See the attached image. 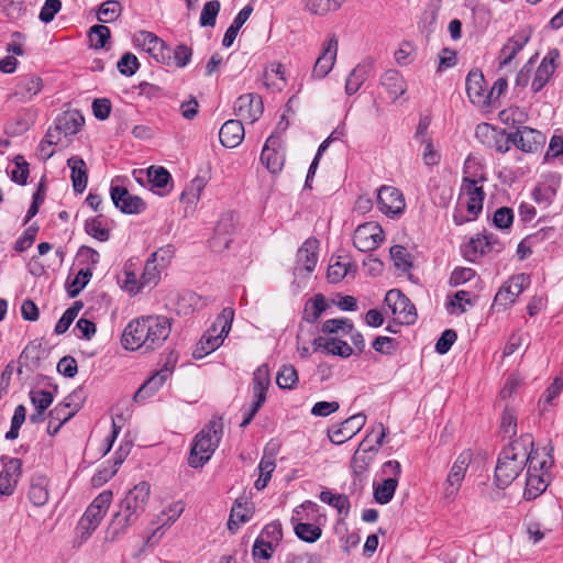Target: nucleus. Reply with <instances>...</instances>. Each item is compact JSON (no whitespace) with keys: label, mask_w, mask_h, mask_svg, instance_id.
I'll return each mask as SVG.
<instances>
[{"label":"nucleus","mask_w":563,"mask_h":563,"mask_svg":"<svg viewBox=\"0 0 563 563\" xmlns=\"http://www.w3.org/2000/svg\"><path fill=\"white\" fill-rule=\"evenodd\" d=\"M30 399L36 410H46L53 402V394L44 389H32Z\"/></svg>","instance_id":"56"},{"label":"nucleus","mask_w":563,"mask_h":563,"mask_svg":"<svg viewBox=\"0 0 563 563\" xmlns=\"http://www.w3.org/2000/svg\"><path fill=\"white\" fill-rule=\"evenodd\" d=\"M147 179L153 188H165L172 177L166 168L162 166H151L147 169Z\"/></svg>","instance_id":"50"},{"label":"nucleus","mask_w":563,"mask_h":563,"mask_svg":"<svg viewBox=\"0 0 563 563\" xmlns=\"http://www.w3.org/2000/svg\"><path fill=\"white\" fill-rule=\"evenodd\" d=\"M29 499L36 506L42 507L48 500V481L44 476L33 477L29 489Z\"/></svg>","instance_id":"32"},{"label":"nucleus","mask_w":563,"mask_h":563,"mask_svg":"<svg viewBox=\"0 0 563 563\" xmlns=\"http://www.w3.org/2000/svg\"><path fill=\"white\" fill-rule=\"evenodd\" d=\"M38 227L33 224L29 227L23 234L15 241L14 250L16 252H24L32 246L36 239Z\"/></svg>","instance_id":"62"},{"label":"nucleus","mask_w":563,"mask_h":563,"mask_svg":"<svg viewBox=\"0 0 563 563\" xmlns=\"http://www.w3.org/2000/svg\"><path fill=\"white\" fill-rule=\"evenodd\" d=\"M383 229L377 222L360 224L354 231L353 245L361 252H369L383 242Z\"/></svg>","instance_id":"12"},{"label":"nucleus","mask_w":563,"mask_h":563,"mask_svg":"<svg viewBox=\"0 0 563 563\" xmlns=\"http://www.w3.org/2000/svg\"><path fill=\"white\" fill-rule=\"evenodd\" d=\"M325 308L327 302L323 295H314V297L306 305L303 319L313 323L320 318Z\"/></svg>","instance_id":"41"},{"label":"nucleus","mask_w":563,"mask_h":563,"mask_svg":"<svg viewBox=\"0 0 563 563\" xmlns=\"http://www.w3.org/2000/svg\"><path fill=\"white\" fill-rule=\"evenodd\" d=\"M322 503L332 506L338 510L340 515H347L350 510V500L347 496L343 494H333L331 490H322L319 495Z\"/></svg>","instance_id":"37"},{"label":"nucleus","mask_w":563,"mask_h":563,"mask_svg":"<svg viewBox=\"0 0 563 563\" xmlns=\"http://www.w3.org/2000/svg\"><path fill=\"white\" fill-rule=\"evenodd\" d=\"M538 452L533 450V439L530 434H522L510 442L499 453L495 467V482L498 487L506 488L531 464Z\"/></svg>","instance_id":"2"},{"label":"nucleus","mask_w":563,"mask_h":563,"mask_svg":"<svg viewBox=\"0 0 563 563\" xmlns=\"http://www.w3.org/2000/svg\"><path fill=\"white\" fill-rule=\"evenodd\" d=\"M284 73H263L261 81L268 90L280 91L285 85L286 79L283 76Z\"/></svg>","instance_id":"63"},{"label":"nucleus","mask_w":563,"mask_h":563,"mask_svg":"<svg viewBox=\"0 0 563 563\" xmlns=\"http://www.w3.org/2000/svg\"><path fill=\"white\" fill-rule=\"evenodd\" d=\"M104 514L89 506L78 522L77 530L81 539L86 540L97 529Z\"/></svg>","instance_id":"30"},{"label":"nucleus","mask_w":563,"mask_h":563,"mask_svg":"<svg viewBox=\"0 0 563 563\" xmlns=\"http://www.w3.org/2000/svg\"><path fill=\"white\" fill-rule=\"evenodd\" d=\"M150 496L151 486L147 482H140L126 493L109 528L111 540H115L137 521L146 509Z\"/></svg>","instance_id":"3"},{"label":"nucleus","mask_w":563,"mask_h":563,"mask_svg":"<svg viewBox=\"0 0 563 563\" xmlns=\"http://www.w3.org/2000/svg\"><path fill=\"white\" fill-rule=\"evenodd\" d=\"M387 430L383 423H378L377 427L373 428L366 437L358 444V450L376 454L379 448L383 445L386 438Z\"/></svg>","instance_id":"31"},{"label":"nucleus","mask_w":563,"mask_h":563,"mask_svg":"<svg viewBox=\"0 0 563 563\" xmlns=\"http://www.w3.org/2000/svg\"><path fill=\"white\" fill-rule=\"evenodd\" d=\"M385 303L395 319L401 324H412L417 320V311L410 299L398 289H390L385 296Z\"/></svg>","instance_id":"10"},{"label":"nucleus","mask_w":563,"mask_h":563,"mask_svg":"<svg viewBox=\"0 0 563 563\" xmlns=\"http://www.w3.org/2000/svg\"><path fill=\"white\" fill-rule=\"evenodd\" d=\"M530 285V276L518 274L509 278L495 296V303L503 308L511 306L520 294Z\"/></svg>","instance_id":"13"},{"label":"nucleus","mask_w":563,"mask_h":563,"mask_svg":"<svg viewBox=\"0 0 563 563\" xmlns=\"http://www.w3.org/2000/svg\"><path fill=\"white\" fill-rule=\"evenodd\" d=\"M377 205L379 210L387 216L400 214L406 207L401 191L393 186H382L378 189Z\"/></svg>","instance_id":"15"},{"label":"nucleus","mask_w":563,"mask_h":563,"mask_svg":"<svg viewBox=\"0 0 563 563\" xmlns=\"http://www.w3.org/2000/svg\"><path fill=\"white\" fill-rule=\"evenodd\" d=\"M507 80L503 77L493 79V86L489 87L484 73H467L466 92L475 106L484 108L496 102L507 90Z\"/></svg>","instance_id":"4"},{"label":"nucleus","mask_w":563,"mask_h":563,"mask_svg":"<svg viewBox=\"0 0 563 563\" xmlns=\"http://www.w3.org/2000/svg\"><path fill=\"white\" fill-rule=\"evenodd\" d=\"M352 330H354L353 324L347 319H330L322 324V332L329 334L339 333L340 331L347 334Z\"/></svg>","instance_id":"58"},{"label":"nucleus","mask_w":563,"mask_h":563,"mask_svg":"<svg viewBox=\"0 0 563 563\" xmlns=\"http://www.w3.org/2000/svg\"><path fill=\"white\" fill-rule=\"evenodd\" d=\"M92 273L89 268H81L68 286V295L70 298L78 296L80 290L89 283Z\"/></svg>","instance_id":"57"},{"label":"nucleus","mask_w":563,"mask_h":563,"mask_svg":"<svg viewBox=\"0 0 563 563\" xmlns=\"http://www.w3.org/2000/svg\"><path fill=\"white\" fill-rule=\"evenodd\" d=\"M67 166L70 168L73 188L76 192L85 191L88 181V170L85 161L79 156H71L67 159Z\"/></svg>","instance_id":"25"},{"label":"nucleus","mask_w":563,"mask_h":563,"mask_svg":"<svg viewBox=\"0 0 563 563\" xmlns=\"http://www.w3.org/2000/svg\"><path fill=\"white\" fill-rule=\"evenodd\" d=\"M221 4L219 0H211L203 4L200 13L199 23L202 27H213L217 22Z\"/></svg>","instance_id":"44"},{"label":"nucleus","mask_w":563,"mask_h":563,"mask_svg":"<svg viewBox=\"0 0 563 563\" xmlns=\"http://www.w3.org/2000/svg\"><path fill=\"white\" fill-rule=\"evenodd\" d=\"M253 515V510L246 504L236 503L230 514V518L228 521V528L231 531H235L239 529L240 525L249 521Z\"/></svg>","instance_id":"36"},{"label":"nucleus","mask_w":563,"mask_h":563,"mask_svg":"<svg viewBox=\"0 0 563 563\" xmlns=\"http://www.w3.org/2000/svg\"><path fill=\"white\" fill-rule=\"evenodd\" d=\"M170 375L168 368L162 369L145 380L134 394L135 401H144L155 395Z\"/></svg>","instance_id":"24"},{"label":"nucleus","mask_w":563,"mask_h":563,"mask_svg":"<svg viewBox=\"0 0 563 563\" xmlns=\"http://www.w3.org/2000/svg\"><path fill=\"white\" fill-rule=\"evenodd\" d=\"M77 411L76 406L71 407V405L67 401H63L57 404L48 413V418L59 421L62 423H66Z\"/></svg>","instance_id":"55"},{"label":"nucleus","mask_w":563,"mask_h":563,"mask_svg":"<svg viewBox=\"0 0 563 563\" xmlns=\"http://www.w3.org/2000/svg\"><path fill=\"white\" fill-rule=\"evenodd\" d=\"M157 63L170 66L172 65V47H169L163 40L162 45L156 44L147 52Z\"/></svg>","instance_id":"60"},{"label":"nucleus","mask_w":563,"mask_h":563,"mask_svg":"<svg viewBox=\"0 0 563 563\" xmlns=\"http://www.w3.org/2000/svg\"><path fill=\"white\" fill-rule=\"evenodd\" d=\"M471 462L472 453L470 450H465L452 464L442 487V496L445 501L452 503L456 499Z\"/></svg>","instance_id":"8"},{"label":"nucleus","mask_w":563,"mask_h":563,"mask_svg":"<svg viewBox=\"0 0 563 563\" xmlns=\"http://www.w3.org/2000/svg\"><path fill=\"white\" fill-rule=\"evenodd\" d=\"M110 196L113 205L126 214H139L146 208V203L139 197L131 195L125 187L112 186Z\"/></svg>","instance_id":"16"},{"label":"nucleus","mask_w":563,"mask_h":563,"mask_svg":"<svg viewBox=\"0 0 563 563\" xmlns=\"http://www.w3.org/2000/svg\"><path fill=\"white\" fill-rule=\"evenodd\" d=\"M366 423L364 413H355L345 421L334 424L328 430V437L333 444H343L357 434Z\"/></svg>","instance_id":"14"},{"label":"nucleus","mask_w":563,"mask_h":563,"mask_svg":"<svg viewBox=\"0 0 563 563\" xmlns=\"http://www.w3.org/2000/svg\"><path fill=\"white\" fill-rule=\"evenodd\" d=\"M552 465L551 457L540 459L539 454L527 468V481L523 492L526 499L531 500L540 496L550 484L549 468Z\"/></svg>","instance_id":"7"},{"label":"nucleus","mask_w":563,"mask_h":563,"mask_svg":"<svg viewBox=\"0 0 563 563\" xmlns=\"http://www.w3.org/2000/svg\"><path fill=\"white\" fill-rule=\"evenodd\" d=\"M398 483L396 478H385L378 484L373 485V496L376 503L380 505L388 504L397 489Z\"/></svg>","instance_id":"33"},{"label":"nucleus","mask_w":563,"mask_h":563,"mask_svg":"<svg viewBox=\"0 0 563 563\" xmlns=\"http://www.w3.org/2000/svg\"><path fill=\"white\" fill-rule=\"evenodd\" d=\"M207 183L205 177L196 176L181 192L180 200L190 206H196L200 200L201 192L207 186Z\"/></svg>","instance_id":"35"},{"label":"nucleus","mask_w":563,"mask_h":563,"mask_svg":"<svg viewBox=\"0 0 563 563\" xmlns=\"http://www.w3.org/2000/svg\"><path fill=\"white\" fill-rule=\"evenodd\" d=\"M234 318V312L225 308L218 316L211 328L202 335L195 351L197 357H202L216 351L229 334Z\"/></svg>","instance_id":"6"},{"label":"nucleus","mask_w":563,"mask_h":563,"mask_svg":"<svg viewBox=\"0 0 563 563\" xmlns=\"http://www.w3.org/2000/svg\"><path fill=\"white\" fill-rule=\"evenodd\" d=\"M338 38L333 34L323 44L321 54L318 56L313 70H332L338 54Z\"/></svg>","instance_id":"26"},{"label":"nucleus","mask_w":563,"mask_h":563,"mask_svg":"<svg viewBox=\"0 0 563 563\" xmlns=\"http://www.w3.org/2000/svg\"><path fill=\"white\" fill-rule=\"evenodd\" d=\"M271 375L268 365L262 364L253 374V400L265 402Z\"/></svg>","instance_id":"29"},{"label":"nucleus","mask_w":563,"mask_h":563,"mask_svg":"<svg viewBox=\"0 0 563 563\" xmlns=\"http://www.w3.org/2000/svg\"><path fill=\"white\" fill-rule=\"evenodd\" d=\"M283 539V529L282 523L279 521H272L267 523L260 536L257 537V540L261 542H266V544H272L275 548L278 547Z\"/></svg>","instance_id":"40"},{"label":"nucleus","mask_w":563,"mask_h":563,"mask_svg":"<svg viewBox=\"0 0 563 563\" xmlns=\"http://www.w3.org/2000/svg\"><path fill=\"white\" fill-rule=\"evenodd\" d=\"M380 82L394 100L398 99L406 91V82L400 73H384Z\"/></svg>","instance_id":"34"},{"label":"nucleus","mask_w":563,"mask_h":563,"mask_svg":"<svg viewBox=\"0 0 563 563\" xmlns=\"http://www.w3.org/2000/svg\"><path fill=\"white\" fill-rule=\"evenodd\" d=\"M344 2L345 0H305V7L313 14L324 15L336 11Z\"/></svg>","instance_id":"39"},{"label":"nucleus","mask_w":563,"mask_h":563,"mask_svg":"<svg viewBox=\"0 0 563 563\" xmlns=\"http://www.w3.org/2000/svg\"><path fill=\"white\" fill-rule=\"evenodd\" d=\"M221 144L228 148H234L244 139V126L241 120H228L219 131Z\"/></svg>","instance_id":"23"},{"label":"nucleus","mask_w":563,"mask_h":563,"mask_svg":"<svg viewBox=\"0 0 563 563\" xmlns=\"http://www.w3.org/2000/svg\"><path fill=\"white\" fill-rule=\"evenodd\" d=\"M122 7L119 1L108 0L104 1L98 11V20L102 23L113 22L121 14Z\"/></svg>","instance_id":"46"},{"label":"nucleus","mask_w":563,"mask_h":563,"mask_svg":"<svg viewBox=\"0 0 563 563\" xmlns=\"http://www.w3.org/2000/svg\"><path fill=\"white\" fill-rule=\"evenodd\" d=\"M556 195V190L552 185L541 184L532 191L533 200L544 208L550 206Z\"/></svg>","instance_id":"51"},{"label":"nucleus","mask_w":563,"mask_h":563,"mask_svg":"<svg viewBox=\"0 0 563 563\" xmlns=\"http://www.w3.org/2000/svg\"><path fill=\"white\" fill-rule=\"evenodd\" d=\"M472 300L468 298V292L465 290H459L455 295L448 301L446 309L448 311L453 313H464L466 311L465 305H472Z\"/></svg>","instance_id":"53"},{"label":"nucleus","mask_w":563,"mask_h":563,"mask_svg":"<svg viewBox=\"0 0 563 563\" xmlns=\"http://www.w3.org/2000/svg\"><path fill=\"white\" fill-rule=\"evenodd\" d=\"M133 44L135 47L141 48L144 52H148L153 45H162V38L150 31H137L133 34Z\"/></svg>","instance_id":"49"},{"label":"nucleus","mask_w":563,"mask_h":563,"mask_svg":"<svg viewBox=\"0 0 563 563\" xmlns=\"http://www.w3.org/2000/svg\"><path fill=\"white\" fill-rule=\"evenodd\" d=\"M519 150L526 153L537 152L544 143V136L541 132L523 126L508 136Z\"/></svg>","instance_id":"18"},{"label":"nucleus","mask_w":563,"mask_h":563,"mask_svg":"<svg viewBox=\"0 0 563 563\" xmlns=\"http://www.w3.org/2000/svg\"><path fill=\"white\" fill-rule=\"evenodd\" d=\"M110 38V29L106 25H93L89 30V40L95 48L104 47Z\"/></svg>","instance_id":"59"},{"label":"nucleus","mask_w":563,"mask_h":563,"mask_svg":"<svg viewBox=\"0 0 563 563\" xmlns=\"http://www.w3.org/2000/svg\"><path fill=\"white\" fill-rule=\"evenodd\" d=\"M528 36L525 34H516L510 37L503 46L499 53V67H507L528 42Z\"/></svg>","instance_id":"28"},{"label":"nucleus","mask_w":563,"mask_h":563,"mask_svg":"<svg viewBox=\"0 0 563 563\" xmlns=\"http://www.w3.org/2000/svg\"><path fill=\"white\" fill-rule=\"evenodd\" d=\"M43 88V80L41 77L30 75L23 77L14 88V96L21 101H30Z\"/></svg>","instance_id":"27"},{"label":"nucleus","mask_w":563,"mask_h":563,"mask_svg":"<svg viewBox=\"0 0 563 563\" xmlns=\"http://www.w3.org/2000/svg\"><path fill=\"white\" fill-rule=\"evenodd\" d=\"M318 247L319 242L317 239H307L297 252V261L295 274L301 275L302 272L310 274L318 263Z\"/></svg>","instance_id":"19"},{"label":"nucleus","mask_w":563,"mask_h":563,"mask_svg":"<svg viewBox=\"0 0 563 563\" xmlns=\"http://www.w3.org/2000/svg\"><path fill=\"white\" fill-rule=\"evenodd\" d=\"M324 351L332 355H338L341 357H349L352 355V347L340 339H328L324 343Z\"/></svg>","instance_id":"54"},{"label":"nucleus","mask_w":563,"mask_h":563,"mask_svg":"<svg viewBox=\"0 0 563 563\" xmlns=\"http://www.w3.org/2000/svg\"><path fill=\"white\" fill-rule=\"evenodd\" d=\"M170 333V322L163 316H146L130 321L123 330L121 343L125 350L151 351L159 347Z\"/></svg>","instance_id":"1"},{"label":"nucleus","mask_w":563,"mask_h":563,"mask_svg":"<svg viewBox=\"0 0 563 563\" xmlns=\"http://www.w3.org/2000/svg\"><path fill=\"white\" fill-rule=\"evenodd\" d=\"M163 268L150 257L144 266L143 274L141 276V286H155L161 278V272Z\"/></svg>","instance_id":"47"},{"label":"nucleus","mask_w":563,"mask_h":563,"mask_svg":"<svg viewBox=\"0 0 563 563\" xmlns=\"http://www.w3.org/2000/svg\"><path fill=\"white\" fill-rule=\"evenodd\" d=\"M276 383L282 389H292L298 383V373L292 365H283L276 375Z\"/></svg>","instance_id":"43"},{"label":"nucleus","mask_w":563,"mask_h":563,"mask_svg":"<svg viewBox=\"0 0 563 563\" xmlns=\"http://www.w3.org/2000/svg\"><path fill=\"white\" fill-rule=\"evenodd\" d=\"M263 109L262 98L255 93H247L236 99L234 113L241 120L253 123L262 115Z\"/></svg>","instance_id":"17"},{"label":"nucleus","mask_w":563,"mask_h":563,"mask_svg":"<svg viewBox=\"0 0 563 563\" xmlns=\"http://www.w3.org/2000/svg\"><path fill=\"white\" fill-rule=\"evenodd\" d=\"M192 57L191 47L186 44H179L175 48H172V65L177 68L186 67Z\"/></svg>","instance_id":"52"},{"label":"nucleus","mask_w":563,"mask_h":563,"mask_svg":"<svg viewBox=\"0 0 563 563\" xmlns=\"http://www.w3.org/2000/svg\"><path fill=\"white\" fill-rule=\"evenodd\" d=\"M514 221L512 210L508 207L498 208L493 216V223L498 229H508Z\"/></svg>","instance_id":"64"},{"label":"nucleus","mask_w":563,"mask_h":563,"mask_svg":"<svg viewBox=\"0 0 563 563\" xmlns=\"http://www.w3.org/2000/svg\"><path fill=\"white\" fill-rule=\"evenodd\" d=\"M82 309V302L75 301L71 307L66 309V311L63 313V316L59 318L55 325V333L56 334H63L65 333L75 318L78 316L79 311Z\"/></svg>","instance_id":"45"},{"label":"nucleus","mask_w":563,"mask_h":563,"mask_svg":"<svg viewBox=\"0 0 563 563\" xmlns=\"http://www.w3.org/2000/svg\"><path fill=\"white\" fill-rule=\"evenodd\" d=\"M85 230L90 236L100 242H106L110 238V230L106 227L101 216L87 219Z\"/></svg>","instance_id":"38"},{"label":"nucleus","mask_w":563,"mask_h":563,"mask_svg":"<svg viewBox=\"0 0 563 563\" xmlns=\"http://www.w3.org/2000/svg\"><path fill=\"white\" fill-rule=\"evenodd\" d=\"M375 454L360 451L358 449L354 452L352 460H351V468L355 476L361 477L363 476L367 470L371 463L374 460Z\"/></svg>","instance_id":"42"},{"label":"nucleus","mask_w":563,"mask_h":563,"mask_svg":"<svg viewBox=\"0 0 563 563\" xmlns=\"http://www.w3.org/2000/svg\"><path fill=\"white\" fill-rule=\"evenodd\" d=\"M278 146V136L276 134H272L266 140L261 153V162L272 174L280 172L285 163L284 154L277 150Z\"/></svg>","instance_id":"20"},{"label":"nucleus","mask_w":563,"mask_h":563,"mask_svg":"<svg viewBox=\"0 0 563 563\" xmlns=\"http://www.w3.org/2000/svg\"><path fill=\"white\" fill-rule=\"evenodd\" d=\"M295 533L300 540L313 543L319 540L322 530L312 523L299 522L295 526Z\"/></svg>","instance_id":"48"},{"label":"nucleus","mask_w":563,"mask_h":563,"mask_svg":"<svg viewBox=\"0 0 563 563\" xmlns=\"http://www.w3.org/2000/svg\"><path fill=\"white\" fill-rule=\"evenodd\" d=\"M85 124V118L78 110H66L56 117L54 125L64 133V137L77 134Z\"/></svg>","instance_id":"22"},{"label":"nucleus","mask_w":563,"mask_h":563,"mask_svg":"<svg viewBox=\"0 0 563 563\" xmlns=\"http://www.w3.org/2000/svg\"><path fill=\"white\" fill-rule=\"evenodd\" d=\"M222 434V422L211 420L194 439L188 464L191 467L203 466L219 445Z\"/></svg>","instance_id":"5"},{"label":"nucleus","mask_w":563,"mask_h":563,"mask_svg":"<svg viewBox=\"0 0 563 563\" xmlns=\"http://www.w3.org/2000/svg\"><path fill=\"white\" fill-rule=\"evenodd\" d=\"M503 244L494 234H477L472 238L463 247V254L470 262H477L484 255L489 253H499Z\"/></svg>","instance_id":"11"},{"label":"nucleus","mask_w":563,"mask_h":563,"mask_svg":"<svg viewBox=\"0 0 563 563\" xmlns=\"http://www.w3.org/2000/svg\"><path fill=\"white\" fill-rule=\"evenodd\" d=\"M22 462L20 459L10 457L3 464L0 472V494L10 496L13 494L18 479L21 475Z\"/></svg>","instance_id":"21"},{"label":"nucleus","mask_w":563,"mask_h":563,"mask_svg":"<svg viewBox=\"0 0 563 563\" xmlns=\"http://www.w3.org/2000/svg\"><path fill=\"white\" fill-rule=\"evenodd\" d=\"M390 257L398 269L406 272L411 267L409 253L401 245H394L390 247Z\"/></svg>","instance_id":"61"},{"label":"nucleus","mask_w":563,"mask_h":563,"mask_svg":"<svg viewBox=\"0 0 563 563\" xmlns=\"http://www.w3.org/2000/svg\"><path fill=\"white\" fill-rule=\"evenodd\" d=\"M483 180L464 177L461 185L460 201L466 208L471 219H476L483 210V203L485 199V191L483 186L479 184Z\"/></svg>","instance_id":"9"}]
</instances>
